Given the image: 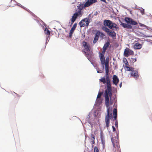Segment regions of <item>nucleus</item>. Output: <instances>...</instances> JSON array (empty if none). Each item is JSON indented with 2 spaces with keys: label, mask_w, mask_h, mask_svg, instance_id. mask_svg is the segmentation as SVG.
Returning a JSON list of instances; mask_svg holds the SVG:
<instances>
[{
  "label": "nucleus",
  "mask_w": 152,
  "mask_h": 152,
  "mask_svg": "<svg viewBox=\"0 0 152 152\" xmlns=\"http://www.w3.org/2000/svg\"><path fill=\"white\" fill-rule=\"evenodd\" d=\"M124 21L127 23L125 28L131 29L133 30L139 28V26L137 22L132 18L127 17H125Z\"/></svg>",
  "instance_id": "nucleus-1"
},
{
  "label": "nucleus",
  "mask_w": 152,
  "mask_h": 152,
  "mask_svg": "<svg viewBox=\"0 0 152 152\" xmlns=\"http://www.w3.org/2000/svg\"><path fill=\"white\" fill-rule=\"evenodd\" d=\"M103 24L104 25L102 26H105L110 29L116 31H118L119 29V28L116 24L109 20H104L103 21Z\"/></svg>",
  "instance_id": "nucleus-2"
},
{
  "label": "nucleus",
  "mask_w": 152,
  "mask_h": 152,
  "mask_svg": "<svg viewBox=\"0 0 152 152\" xmlns=\"http://www.w3.org/2000/svg\"><path fill=\"white\" fill-rule=\"evenodd\" d=\"M126 70L131 71L130 77H132L135 78V80L137 79L139 77V75L137 70H134V68L132 67H128L125 66L124 67Z\"/></svg>",
  "instance_id": "nucleus-3"
},
{
  "label": "nucleus",
  "mask_w": 152,
  "mask_h": 152,
  "mask_svg": "<svg viewBox=\"0 0 152 152\" xmlns=\"http://www.w3.org/2000/svg\"><path fill=\"white\" fill-rule=\"evenodd\" d=\"M87 39H85L82 42L83 46L85 48V50L88 52H86L85 51V55L86 56L93 54L92 51L91 49L89 44L85 41Z\"/></svg>",
  "instance_id": "nucleus-4"
},
{
  "label": "nucleus",
  "mask_w": 152,
  "mask_h": 152,
  "mask_svg": "<svg viewBox=\"0 0 152 152\" xmlns=\"http://www.w3.org/2000/svg\"><path fill=\"white\" fill-rule=\"evenodd\" d=\"M102 29L104 31L107 33L108 36H110L112 38L116 37V33L114 31L115 30H112L110 31V30L106 26H102Z\"/></svg>",
  "instance_id": "nucleus-5"
},
{
  "label": "nucleus",
  "mask_w": 152,
  "mask_h": 152,
  "mask_svg": "<svg viewBox=\"0 0 152 152\" xmlns=\"http://www.w3.org/2000/svg\"><path fill=\"white\" fill-rule=\"evenodd\" d=\"M103 96L105 98V105L107 107V110L108 109L109 111H111L112 110V107L109 106L110 104V98L109 96V93L107 92L106 91H104Z\"/></svg>",
  "instance_id": "nucleus-6"
},
{
  "label": "nucleus",
  "mask_w": 152,
  "mask_h": 152,
  "mask_svg": "<svg viewBox=\"0 0 152 152\" xmlns=\"http://www.w3.org/2000/svg\"><path fill=\"white\" fill-rule=\"evenodd\" d=\"M91 20L88 18H85L82 19L79 23V24L81 27L88 26L89 23L91 22Z\"/></svg>",
  "instance_id": "nucleus-7"
},
{
  "label": "nucleus",
  "mask_w": 152,
  "mask_h": 152,
  "mask_svg": "<svg viewBox=\"0 0 152 152\" xmlns=\"http://www.w3.org/2000/svg\"><path fill=\"white\" fill-rule=\"evenodd\" d=\"M12 1V0H11V2ZM13 1L15 2L16 3V5L17 6H18L19 7H21V8H22L24 9V10H26L30 14L34 17V18H37V16L36 15L33 13L32 12H31V11H30L27 8H26V7H24L23 6V5H21L20 3L17 2L16 1H15V0H13Z\"/></svg>",
  "instance_id": "nucleus-8"
},
{
  "label": "nucleus",
  "mask_w": 152,
  "mask_h": 152,
  "mask_svg": "<svg viewBox=\"0 0 152 152\" xmlns=\"http://www.w3.org/2000/svg\"><path fill=\"white\" fill-rule=\"evenodd\" d=\"M134 54V51L128 48H126L124 49V56L127 57L130 55H133Z\"/></svg>",
  "instance_id": "nucleus-9"
},
{
  "label": "nucleus",
  "mask_w": 152,
  "mask_h": 152,
  "mask_svg": "<svg viewBox=\"0 0 152 152\" xmlns=\"http://www.w3.org/2000/svg\"><path fill=\"white\" fill-rule=\"evenodd\" d=\"M109 68L104 67L105 71V73L104 77H102L100 79H99V81L102 82L103 84H105L106 83V79L108 78L109 77L108 75V72L109 71Z\"/></svg>",
  "instance_id": "nucleus-10"
},
{
  "label": "nucleus",
  "mask_w": 152,
  "mask_h": 152,
  "mask_svg": "<svg viewBox=\"0 0 152 152\" xmlns=\"http://www.w3.org/2000/svg\"><path fill=\"white\" fill-rule=\"evenodd\" d=\"M93 55L92 54L91 55H90L89 56H86V57H87V58L88 59V60L91 62V64L93 66L95 67V68H96L97 73H102V70H99L98 69H99V68L97 67H96V68L95 67H96L94 66V64L93 62V60L92 58H93Z\"/></svg>",
  "instance_id": "nucleus-11"
},
{
  "label": "nucleus",
  "mask_w": 152,
  "mask_h": 152,
  "mask_svg": "<svg viewBox=\"0 0 152 152\" xmlns=\"http://www.w3.org/2000/svg\"><path fill=\"white\" fill-rule=\"evenodd\" d=\"M105 83H106V86H105L104 91H106L107 92L109 93L110 95H111L112 92L110 82H106Z\"/></svg>",
  "instance_id": "nucleus-12"
},
{
  "label": "nucleus",
  "mask_w": 152,
  "mask_h": 152,
  "mask_svg": "<svg viewBox=\"0 0 152 152\" xmlns=\"http://www.w3.org/2000/svg\"><path fill=\"white\" fill-rule=\"evenodd\" d=\"M77 23H75L72 27L71 29L70 30L69 32V38H72L73 34L74 31L75 30V29L76 28L77 26Z\"/></svg>",
  "instance_id": "nucleus-13"
},
{
  "label": "nucleus",
  "mask_w": 152,
  "mask_h": 152,
  "mask_svg": "<svg viewBox=\"0 0 152 152\" xmlns=\"http://www.w3.org/2000/svg\"><path fill=\"white\" fill-rule=\"evenodd\" d=\"M109 56H108L106 57V59H105V60H104V64H101L103 70L104 69V67L109 68Z\"/></svg>",
  "instance_id": "nucleus-14"
},
{
  "label": "nucleus",
  "mask_w": 152,
  "mask_h": 152,
  "mask_svg": "<svg viewBox=\"0 0 152 152\" xmlns=\"http://www.w3.org/2000/svg\"><path fill=\"white\" fill-rule=\"evenodd\" d=\"M113 84L117 86L119 82V80L118 77L116 75H113Z\"/></svg>",
  "instance_id": "nucleus-15"
},
{
  "label": "nucleus",
  "mask_w": 152,
  "mask_h": 152,
  "mask_svg": "<svg viewBox=\"0 0 152 152\" xmlns=\"http://www.w3.org/2000/svg\"><path fill=\"white\" fill-rule=\"evenodd\" d=\"M77 9L80 10L84 9V8L86 7H87L85 3V2H80V4L77 6Z\"/></svg>",
  "instance_id": "nucleus-16"
},
{
  "label": "nucleus",
  "mask_w": 152,
  "mask_h": 152,
  "mask_svg": "<svg viewBox=\"0 0 152 152\" xmlns=\"http://www.w3.org/2000/svg\"><path fill=\"white\" fill-rule=\"evenodd\" d=\"M85 3L87 7L92 5L93 4L96 3V0H85Z\"/></svg>",
  "instance_id": "nucleus-17"
},
{
  "label": "nucleus",
  "mask_w": 152,
  "mask_h": 152,
  "mask_svg": "<svg viewBox=\"0 0 152 152\" xmlns=\"http://www.w3.org/2000/svg\"><path fill=\"white\" fill-rule=\"evenodd\" d=\"M99 57L101 61V64H103L104 63V60H105V57L103 55L101 52H99Z\"/></svg>",
  "instance_id": "nucleus-18"
},
{
  "label": "nucleus",
  "mask_w": 152,
  "mask_h": 152,
  "mask_svg": "<svg viewBox=\"0 0 152 152\" xmlns=\"http://www.w3.org/2000/svg\"><path fill=\"white\" fill-rule=\"evenodd\" d=\"M103 99L102 98L99 97V98H97V97L95 104H96L98 106L102 104Z\"/></svg>",
  "instance_id": "nucleus-19"
},
{
  "label": "nucleus",
  "mask_w": 152,
  "mask_h": 152,
  "mask_svg": "<svg viewBox=\"0 0 152 152\" xmlns=\"http://www.w3.org/2000/svg\"><path fill=\"white\" fill-rule=\"evenodd\" d=\"M111 111H109L108 109L107 110V115H106L105 118V123H110V120L109 118L110 117L109 116V113Z\"/></svg>",
  "instance_id": "nucleus-20"
},
{
  "label": "nucleus",
  "mask_w": 152,
  "mask_h": 152,
  "mask_svg": "<svg viewBox=\"0 0 152 152\" xmlns=\"http://www.w3.org/2000/svg\"><path fill=\"white\" fill-rule=\"evenodd\" d=\"M142 44L139 42L136 43L134 45V48L135 50L140 49L142 48Z\"/></svg>",
  "instance_id": "nucleus-21"
},
{
  "label": "nucleus",
  "mask_w": 152,
  "mask_h": 152,
  "mask_svg": "<svg viewBox=\"0 0 152 152\" xmlns=\"http://www.w3.org/2000/svg\"><path fill=\"white\" fill-rule=\"evenodd\" d=\"M109 96L110 98V100H112L113 102H114V104L113 106L115 105V104L117 102V98L116 97H112V93H111V95H110L109 93Z\"/></svg>",
  "instance_id": "nucleus-22"
},
{
  "label": "nucleus",
  "mask_w": 152,
  "mask_h": 152,
  "mask_svg": "<svg viewBox=\"0 0 152 152\" xmlns=\"http://www.w3.org/2000/svg\"><path fill=\"white\" fill-rule=\"evenodd\" d=\"M101 114L99 112H97L96 110H94V115L95 118H99L100 117Z\"/></svg>",
  "instance_id": "nucleus-23"
},
{
  "label": "nucleus",
  "mask_w": 152,
  "mask_h": 152,
  "mask_svg": "<svg viewBox=\"0 0 152 152\" xmlns=\"http://www.w3.org/2000/svg\"><path fill=\"white\" fill-rule=\"evenodd\" d=\"M110 46V45L109 41L106 42L102 48V49L106 50L107 48L109 46Z\"/></svg>",
  "instance_id": "nucleus-24"
},
{
  "label": "nucleus",
  "mask_w": 152,
  "mask_h": 152,
  "mask_svg": "<svg viewBox=\"0 0 152 152\" xmlns=\"http://www.w3.org/2000/svg\"><path fill=\"white\" fill-rule=\"evenodd\" d=\"M117 18H118V20L120 23V25L123 28H125L127 25V23H122L119 18L117 17Z\"/></svg>",
  "instance_id": "nucleus-25"
},
{
  "label": "nucleus",
  "mask_w": 152,
  "mask_h": 152,
  "mask_svg": "<svg viewBox=\"0 0 152 152\" xmlns=\"http://www.w3.org/2000/svg\"><path fill=\"white\" fill-rule=\"evenodd\" d=\"M113 115L112 113H109V116L110 117V118L111 119V120H113V121L114 120H116V119L117 118V115H113Z\"/></svg>",
  "instance_id": "nucleus-26"
},
{
  "label": "nucleus",
  "mask_w": 152,
  "mask_h": 152,
  "mask_svg": "<svg viewBox=\"0 0 152 152\" xmlns=\"http://www.w3.org/2000/svg\"><path fill=\"white\" fill-rule=\"evenodd\" d=\"M78 13L79 14V17H81L83 15V12L82 11H81V10H78L77 11L76 10V11L74 13V15H75L77 14Z\"/></svg>",
  "instance_id": "nucleus-27"
},
{
  "label": "nucleus",
  "mask_w": 152,
  "mask_h": 152,
  "mask_svg": "<svg viewBox=\"0 0 152 152\" xmlns=\"http://www.w3.org/2000/svg\"><path fill=\"white\" fill-rule=\"evenodd\" d=\"M44 33L47 35H49V36L50 35V31L47 28H45L44 30Z\"/></svg>",
  "instance_id": "nucleus-28"
},
{
  "label": "nucleus",
  "mask_w": 152,
  "mask_h": 152,
  "mask_svg": "<svg viewBox=\"0 0 152 152\" xmlns=\"http://www.w3.org/2000/svg\"><path fill=\"white\" fill-rule=\"evenodd\" d=\"M123 62L125 66H129V63L127 61V59L125 57H124L123 58Z\"/></svg>",
  "instance_id": "nucleus-29"
},
{
  "label": "nucleus",
  "mask_w": 152,
  "mask_h": 152,
  "mask_svg": "<svg viewBox=\"0 0 152 152\" xmlns=\"http://www.w3.org/2000/svg\"><path fill=\"white\" fill-rule=\"evenodd\" d=\"M94 31L96 32V33L95 34V36H96L98 37H99V36H100V35L101 34L102 31L97 30H94Z\"/></svg>",
  "instance_id": "nucleus-30"
},
{
  "label": "nucleus",
  "mask_w": 152,
  "mask_h": 152,
  "mask_svg": "<svg viewBox=\"0 0 152 152\" xmlns=\"http://www.w3.org/2000/svg\"><path fill=\"white\" fill-rule=\"evenodd\" d=\"M50 37V36H49V35H47L46 36V39H45L46 41H45V48H46V45L48 43Z\"/></svg>",
  "instance_id": "nucleus-31"
},
{
  "label": "nucleus",
  "mask_w": 152,
  "mask_h": 152,
  "mask_svg": "<svg viewBox=\"0 0 152 152\" xmlns=\"http://www.w3.org/2000/svg\"><path fill=\"white\" fill-rule=\"evenodd\" d=\"M117 104H116V108H114L113 111V115H117Z\"/></svg>",
  "instance_id": "nucleus-32"
},
{
  "label": "nucleus",
  "mask_w": 152,
  "mask_h": 152,
  "mask_svg": "<svg viewBox=\"0 0 152 152\" xmlns=\"http://www.w3.org/2000/svg\"><path fill=\"white\" fill-rule=\"evenodd\" d=\"M135 9H138L139 10L142 15H144L145 14V9L143 8H142V7H141V9L139 8H135Z\"/></svg>",
  "instance_id": "nucleus-33"
},
{
  "label": "nucleus",
  "mask_w": 152,
  "mask_h": 152,
  "mask_svg": "<svg viewBox=\"0 0 152 152\" xmlns=\"http://www.w3.org/2000/svg\"><path fill=\"white\" fill-rule=\"evenodd\" d=\"M74 15V13L73 14L72 16V18L73 19H74L76 20L77 19V17H79V14L78 13H77L75 15Z\"/></svg>",
  "instance_id": "nucleus-34"
},
{
  "label": "nucleus",
  "mask_w": 152,
  "mask_h": 152,
  "mask_svg": "<svg viewBox=\"0 0 152 152\" xmlns=\"http://www.w3.org/2000/svg\"><path fill=\"white\" fill-rule=\"evenodd\" d=\"M99 37H97L96 36H95L93 41V43L95 44L98 41Z\"/></svg>",
  "instance_id": "nucleus-35"
},
{
  "label": "nucleus",
  "mask_w": 152,
  "mask_h": 152,
  "mask_svg": "<svg viewBox=\"0 0 152 152\" xmlns=\"http://www.w3.org/2000/svg\"><path fill=\"white\" fill-rule=\"evenodd\" d=\"M76 21L75 20L72 18H71L70 20L69 23L70 24L69 26H72L74 23Z\"/></svg>",
  "instance_id": "nucleus-36"
},
{
  "label": "nucleus",
  "mask_w": 152,
  "mask_h": 152,
  "mask_svg": "<svg viewBox=\"0 0 152 152\" xmlns=\"http://www.w3.org/2000/svg\"><path fill=\"white\" fill-rule=\"evenodd\" d=\"M100 37L102 39H105L106 38L105 34L102 31Z\"/></svg>",
  "instance_id": "nucleus-37"
},
{
  "label": "nucleus",
  "mask_w": 152,
  "mask_h": 152,
  "mask_svg": "<svg viewBox=\"0 0 152 152\" xmlns=\"http://www.w3.org/2000/svg\"><path fill=\"white\" fill-rule=\"evenodd\" d=\"M90 114H91V112H90L88 114V116L86 117V121L87 122L88 121H90L89 120V118H90Z\"/></svg>",
  "instance_id": "nucleus-38"
},
{
  "label": "nucleus",
  "mask_w": 152,
  "mask_h": 152,
  "mask_svg": "<svg viewBox=\"0 0 152 152\" xmlns=\"http://www.w3.org/2000/svg\"><path fill=\"white\" fill-rule=\"evenodd\" d=\"M101 143L102 145L105 144V140L104 137L100 138Z\"/></svg>",
  "instance_id": "nucleus-39"
},
{
  "label": "nucleus",
  "mask_w": 152,
  "mask_h": 152,
  "mask_svg": "<svg viewBox=\"0 0 152 152\" xmlns=\"http://www.w3.org/2000/svg\"><path fill=\"white\" fill-rule=\"evenodd\" d=\"M113 90L112 92L113 93H117V90L116 88L114 87H112Z\"/></svg>",
  "instance_id": "nucleus-40"
},
{
  "label": "nucleus",
  "mask_w": 152,
  "mask_h": 152,
  "mask_svg": "<svg viewBox=\"0 0 152 152\" xmlns=\"http://www.w3.org/2000/svg\"><path fill=\"white\" fill-rule=\"evenodd\" d=\"M111 142H112V144H113V147L114 148H115V144L114 143V139H113V137H111Z\"/></svg>",
  "instance_id": "nucleus-41"
},
{
  "label": "nucleus",
  "mask_w": 152,
  "mask_h": 152,
  "mask_svg": "<svg viewBox=\"0 0 152 152\" xmlns=\"http://www.w3.org/2000/svg\"><path fill=\"white\" fill-rule=\"evenodd\" d=\"M39 77L42 79L44 78L45 77L44 75L41 72H40L39 74Z\"/></svg>",
  "instance_id": "nucleus-42"
},
{
  "label": "nucleus",
  "mask_w": 152,
  "mask_h": 152,
  "mask_svg": "<svg viewBox=\"0 0 152 152\" xmlns=\"http://www.w3.org/2000/svg\"><path fill=\"white\" fill-rule=\"evenodd\" d=\"M94 152H99V150L97 146H95L94 148Z\"/></svg>",
  "instance_id": "nucleus-43"
},
{
  "label": "nucleus",
  "mask_w": 152,
  "mask_h": 152,
  "mask_svg": "<svg viewBox=\"0 0 152 152\" xmlns=\"http://www.w3.org/2000/svg\"><path fill=\"white\" fill-rule=\"evenodd\" d=\"M102 92H100V91H99L97 96V98H99V97H100V96L102 95Z\"/></svg>",
  "instance_id": "nucleus-44"
},
{
  "label": "nucleus",
  "mask_w": 152,
  "mask_h": 152,
  "mask_svg": "<svg viewBox=\"0 0 152 152\" xmlns=\"http://www.w3.org/2000/svg\"><path fill=\"white\" fill-rule=\"evenodd\" d=\"M139 25L141 27H144L145 28L146 25H145L143 24H142V23H139Z\"/></svg>",
  "instance_id": "nucleus-45"
},
{
  "label": "nucleus",
  "mask_w": 152,
  "mask_h": 152,
  "mask_svg": "<svg viewBox=\"0 0 152 152\" xmlns=\"http://www.w3.org/2000/svg\"><path fill=\"white\" fill-rule=\"evenodd\" d=\"M91 140H95V136L93 134H91Z\"/></svg>",
  "instance_id": "nucleus-46"
},
{
  "label": "nucleus",
  "mask_w": 152,
  "mask_h": 152,
  "mask_svg": "<svg viewBox=\"0 0 152 152\" xmlns=\"http://www.w3.org/2000/svg\"><path fill=\"white\" fill-rule=\"evenodd\" d=\"M100 138L104 137L103 132L101 130L100 133Z\"/></svg>",
  "instance_id": "nucleus-47"
},
{
  "label": "nucleus",
  "mask_w": 152,
  "mask_h": 152,
  "mask_svg": "<svg viewBox=\"0 0 152 152\" xmlns=\"http://www.w3.org/2000/svg\"><path fill=\"white\" fill-rule=\"evenodd\" d=\"M115 126L116 128H118V121L117 120L115 121Z\"/></svg>",
  "instance_id": "nucleus-48"
},
{
  "label": "nucleus",
  "mask_w": 152,
  "mask_h": 152,
  "mask_svg": "<svg viewBox=\"0 0 152 152\" xmlns=\"http://www.w3.org/2000/svg\"><path fill=\"white\" fill-rule=\"evenodd\" d=\"M145 29H146L148 30H152V29L150 27L148 26H146Z\"/></svg>",
  "instance_id": "nucleus-49"
},
{
  "label": "nucleus",
  "mask_w": 152,
  "mask_h": 152,
  "mask_svg": "<svg viewBox=\"0 0 152 152\" xmlns=\"http://www.w3.org/2000/svg\"><path fill=\"white\" fill-rule=\"evenodd\" d=\"M98 12L97 11H96L94 13V14L92 15L91 18H92L94 16H96L98 14Z\"/></svg>",
  "instance_id": "nucleus-50"
},
{
  "label": "nucleus",
  "mask_w": 152,
  "mask_h": 152,
  "mask_svg": "<svg viewBox=\"0 0 152 152\" xmlns=\"http://www.w3.org/2000/svg\"><path fill=\"white\" fill-rule=\"evenodd\" d=\"M87 122L90 125L91 128L92 129L93 125V124L90 121H88Z\"/></svg>",
  "instance_id": "nucleus-51"
},
{
  "label": "nucleus",
  "mask_w": 152,
  "mask_h": 152,
  "mask_svg": "<svg viewBox=\"0 0 152 152\" xmlns=\"http://www.w3.org/2000/svg\"><path fill=\"white\" fill-rule=\"evenodd\" d=\"M140 33L142 35V36L143 37H145V38H147V35L144 34L143 33H142V32H140Z\"/></svg>",
  "instance_id": "nucleus-52"
},
{
  "label": "nucleus",
  "mask_w": 152,
  "mask_h": 152,
  "mask_svg": "<svg viewBox=\"0 0 152 152\" xmlns=\"http://www.w3.org/2000/svg\"><path fill=\"white\" fill-rule=\"evenodd\" d=\"M129 59L130 60V61L131 62H132L133 63V62L134 61V58H129Z\"/></svg>",
  "instance_id": "nucleus-53"
},
{
  "label": "nucleus",
  "mask_w": 152,
  "mask_h": 152,
  "mask_svg": "<svg viewBox=\"0 0 152 152\" xmlns=\"http://www.w3.org/2000/svg\"><path fill=\"white\" fill-rule=\"evenodd\" d=\"M108 78H107L106 79V81H107V82H110V78H109V77H108Z\"/></svg>",
  "instance_id": "nucleus-54"
},
{
  "label": "nucleus",
  "mask_w": 152,
  "mask_h": 152,
  "mask_svg": "<svg viewBox=\"0 0 152 152\" xmlns=\"http://www.w3.org/2000/svg\"><path fill=\"white\" fill-rule=\"evenodd\" d=\"M92 142V147H93L94 146L93 144L95 143V140H92L91 141Z\"/></svg>",
  "instance_id": "nucleus-55"
},
{
  "label": "nucleus",
  "mask_w": 152,
  "mask_h": 152,
  "mask_svg": "<svg viewBox=\"0 0 152 152\" xmlns=\"http://www.w3.org/2000/svg\"><path fill=\"white\" fill-rule=\"evenodd\" d=\"M112 128H113V132H115L116 131V129L114 126H112Z\"/></svg>",
  "instance_id": "nucleus-56"
},
{
  "label": "nucleus",
  "mask_w": 152,
  "mask_h": 152,
  "mask_svg": "<svg viewBox=\"0 0 152 152\" xmlns=\"http://www.w3.org/2000/svg\"><path fill=\"white\" fill-rule=\"evenodd\" d=\"M85 32H84V34H82L81 36V38H84L85 37Z\"/></svg>",
  "instance_id": "nucleus-57"
},
{
  "label": "nucleus",
  "mask_w": 152,
  "mask_h": 152,
  "mask_svg": "<svg viewBox=\"0 0 152 152\" xmlns=\"http://www.w3.org/2000/svg\"><path fill=\"white\" fill-rule=\"evenodd\" d=\"M41 22L42 23V24L45 27H46L47 25L42 20L41 21Z\"/></svg>",
  "instance_id": "nucleus-58"
},
{
  "label": "nucleus",
  "mask_w": 152,
  "mask_h": 152,
  "mask_svg": "<svg viewBox=\"0 0 152 152\" xmlns=\"http://www.w3.org/2000/svg\"><path fill=\"white\" fill-rule=\"evenodd\" d=\"M105 51H106V50H103L102 52L101 53L104 56L105 54Z\"/></svg>",
  "instance_id": "nucleus-59"
},
{
  "label": "nucleus",
  "mask_w": 152,
  "mask_h": 152,
  "mask_svg": "<svg viewBox=\"0 0 152 152\" xmlns=\"http://www.w3.org/2000/svg\"><path fill=\"white\" fill-rule=\"evenodd\" d=\"M116 147L117 148H120V146L119 145V144H117L116 145H115V147Z\"/></svg>",
  "instance_id": "nucleus-60"
},
{
  "label": "nucleus",
  "mask_w": 152,
  "mask_h": 152,
  "mask_svg": "<svg viewBox=\"0 0 152 152\" xmlns=\"http://www.w3.org/2000/svg\"><path fill=\"white\" fill-rule=\"evenodd\" d=\"M144 41L149 42L151 41V40L149 39H144Z\"/></svg>",
  "instance_id": "nucleus-61"
},
{
  "label": "nucleus",
  "mask_w": 152,
  "mask_h": 152,
  "mask_svg": "<svg viewBox=\"0 0 152 152\" xmlns=\"http://www.w3.org/2000/svg\"><path fill=\"white\" fill-rule=\"evenodd\" d=\"M110 103L111 105H112L113 103H114V102H113L112 100H110Z\"/></svg>",
  "instance_id": "nucleus-62"
},
{
  "label": "nucleus",
  "mask_w": 152,
  "mask_h": 152,
  "mask_svg": "<svg viewBox=\"0 0 152 152\" xmlns=\"http://www.w3.org/2000/svg\"><path fill=\"white\" fill-rule=\"evenodd\" d=\"M115 134L116 136H119V131H118V132H116L115 133Z\"/></svg>",
  "instance_id": "nucleus-63"
},
{
  "label": "nucleus",
  "mask_w": 152,
  "mask_h": 152,
  "mask_svg": "<svg viewBox=\"0 0 152 152\" xmlns=\"http://www.w3.org/2000/svg\"><path fill=\"white\" fill-rule=\"evenodd\" d=\"M91 13H90L88 15V17H86V18H90L91 17Z\"/></svg>",
  "instance_id": "nucleus-64"
}]
</instances>
